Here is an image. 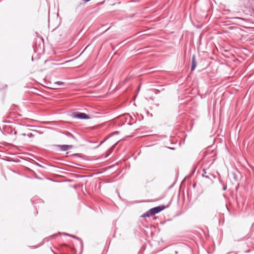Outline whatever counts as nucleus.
<instances>
[{
	"mask_svg": "<svg viewBox=\"0 0 254 254\" xmlns=\"http://www.w3.org/2000/svg\"><path fill=\"white\" fill-rule=\"evenodd\" d=\"M41 244L39 245H35V246H31L32 247H33V248H37L39 246H40Z\"/></svg>",
	"mask_w": 254,
	"mask_h": 254,
	"instance_id": "f8f14e48",
	"label": "nucleus"
},
{
	"mask_svg": "<svg viewBox=\"0 0 254 254\" xmlns=\"http://www.w3.org/2000/svg\"><path fill=\"white\" fill-rule=\"evenodd\" d=\"M65 134L68 136L69 137H71V138H74V136L71 134L70 133V132H68V131H66L65 133Z\"/></svg>",
	"mask_w": 254,
	"mask_h": 254,
	"instance_id": "6e6552de",
	"label": "nucleus"
},
{
	"mask_svg": "<svg viewBox=\"0 0 254 254\" xmlns=\"http://www.w3.org/2000/svg\"><path fill=\"white\" fill-rule=\"evenodd\" d=\"M149 214H150V215H154L155 214L154 213V212L152 211V209L151 208L149 210H148Z\"/></svg>",
	"mask_w": 254,
	"mask_h": 254,
	"instance_id": "9d476101",
	"label": "nucleus"
},
{
	"mask_svg": "<svg viewBox=\"0 0 254 254\" xmlns=\"http://www.w3.org/2000/svg\"><path fill=\"white\" fill-rule=\"evenodd\" d=\"M196 66V63L195 61V56L193 55L191 59V70H193Z\"/></svg>",
	"mask_w": 254,
	"mask_h": 254,
	"instance_id": "20e7f679",
	"label": "nucleus"
},
{
	"mask_svg": "<svg viewBox=\"0 0 254 254\" xmlns=\"http://www.w3.org/2000/svg\"><path fill=\"white\" fill-rule=\"evenodd\" d=\"M150 214H149L148 211H147L146 212H145L144 213H143L142 215H141V217H148L149 216H150Z\"/></svg>",
	"mask_w": 254,
	"mask_h": 254,
	"instance_id": "0eeeda50",
	"label": "nucleus"
},
{
	"mask_svg": "<svg viewBox=\"0 0 254 254\" xmlns=\"http://www.w3.org/2000/svg\"><path fill=\"white\" fill-rule=\"evenodd\" d=\"M64 83L62 82V81H57L56 82L54 83V85L55 86V88H56V85H64Z\"/></svg>",
	"mask_w": 254,
	"mask_h": 254,
	"instance_id": "423d86ee",
	"label": "nucleus"
},
{
	"mask_svg": "<svg viewBox=\"0 0 254 254\" xmlns=\"http://www.w3.org/2000/svg\"><path fill=\"white\" fill-rule=\"evenodd\" d=\"M165 208V206L164 205H159L157 207L152 208V211L154 212V213L155 214L164 210Z\"/></svg>",
	"mask_w": 254,
	"mask_h": 254,
	"instance_id": "f03ea898",
	"label": "nucleus"
},
{
	"mask_svg": "<svg viewBox=\"0 0 254 254\" xmlns=\"http://www.w3.org/2000/svg\"><path fill=\"white\" fill-rule=\"evenodd\" d=\"M226 189H227V187L226 186V187L223 188V190H226Z\"/></svg>",
	"mask_w": 254,
	"mask_h": 254,
	"instance_id": "ddd939ff",
	"label": "nucleus"
},
{
	"mask_svg": "<svg viewBox=\"0 0 254 254\" xmlns=\"http://www.w3.org/2000/svg\"><path fill=\"white\" fill-rule=\"evenodd\" d=\"M203 173L202 174V176L203 177H205L206 178H209V177L208 176H205V174L206 173V172L205 171V169H203Z\"/></svg>",
	"mask_w": 254,
	"mask_h": 254,
	"instance_id": "1a4fd4ad",
	"label": "nucleus"
},
{
	"mask_svg": "<svg viewBox=\"0 0 254 254\" xmlns=\"http://www.w3.org/2000/svg\"><path fill=\"white\" fill-rule=\"evenodd\" d=\"M28 136L29 137H32L33 136V135L32 134V133H30L29 134H28Z\"/></svg>",
	"mask_w": 254,
	"mask_h": 254,
	"instance_id": "9b49d317",
	"label": "nucleus"
},
{
	"mask_svg": "<svg viewBox=\"0 0 254 254\" xmlns=\"http://www.w3.org/2000/svg\"><path fill=\"white\" fill-rule=\"evenodd\" d=\"M73 117L79 119H89L90 118L85 113L80 112L74 113Z\"/></svg>",
	"mask_w": 254,
	"mask_h": 254,
	"instance_id": "f257e3e1",
	"label": "nucleus"
},
{
	"mask_svg": "<svg viewBox=\"0 0 254 254\" xmlns=\"http://www.w3.org/2000/svg\"><path fill=\"white\" fill-rule=\"evenodd\" d=\"M253 11L254 12V8L253 9Z\"/></svg>",
	"mask_w": 254,
	"mask_h": 254,
	"instance_id": "4468645a",
	"label": "nucleus"
},
{
	"mask_svg": "<svg viewBox=\"0 0 254 254\" xmlns=\"http://www.w3.org/2000/svg\"><path fill=\"white\" fill-rule=\"evenodd\" d=\"M59 147L62 151H66L71 148V145H59Z\"/></svg>",
	"mask_w": 254,
	"mask_h": 254,
	"instance_id": "39448f33",
	"label": "nucleus"
},
{
	"mask_svg": "<svg viewBox=\"0 0 254 254\" xmlns=\"http://www.w3.org/2000/svg\"><path fill=\"white\" fill-rule=\"evenodd\" d=\"M62 236H69V237H72L73 238H75V239L78 238V237H75L73 235H69V234L65 233H59L55 234L53 235V236L55 237H61Z\"/></svg>",
	"mask_w": 254,
	"mask_h": 254,
	"instance_id": "7ed1b4c3",
	"label": "nucleus"
}]
</instances>
